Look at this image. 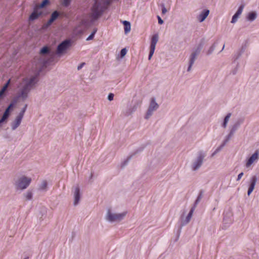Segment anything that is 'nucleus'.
Segmentation results:
<instances>
[{"label": "nucleus", "instance_id": "nucleus-1", "mask_svg": "<svg viewBox=\"0 0 259 259\" xmlns=\"http://www.w3.org/2000/svg\"><path fill=\"white\" fill-rule=\"evenodd\" d=\"M36 79L37 76H33L29 78H26L23 79L20 86V87H22L20 93V97L23 99H25L27 98L28 93L36 82Z\"/></svg>", "mask_w": 259, "mask_h": 259}, {"label": "nucleus", "instance_id": "nucleus-2", "mask_svg": "<svg viewBox=\"0 0 259 259\" xmlns=\"http://www.w3.org/2000/svg\"><path fill=\"white\" fill-rule=\"evenodd\" d=\"M31 182V178L22 176L16 182L15 185L17 189L23 190L29 185Z\"/></svg>", "mask_w": 259, "mask_h": 259}, {"label": "nucleus", "instance_id": "nucleus-3", "mask_svg": "<svg viewBox=\"0 0 259 259\" xmlns=\"http://www.w3.org/2000/svg\"><path fill=\"white\" fill-rule=\"evenodd\" d=\"M103 10L97 0H95V4L92 8L91 17L94 20L98 19L102 14Z\"/></svg>", "mask_w": 259, "mask_h": 259}, {"label": "nucleus", "instance_id": "nucleus-4", "mask_svg": "<svg viewBox=\"0 0 259 259\" xmlns=\"http://www.w3.org/2000/svg\"><path fill=\"white\" fill-rule=\"evenodd\" d=\"M125 215V213H112L110 210H109L107 214V220L110 222H116L121 221Z\"/></svg>", "mask_w": 259, "mask_h": 259}, {"label": "nucleus", "instance_id": "nucleus-5", "mask_svg": "<svg viewBox=\"0 0 259 259\" xmlns=\"http://www.w3.org/2000/svg\"><path fill=\"white\" fill-rule=\"evenodd\" d=\"M158 34H155L152 36L150 47V52L148 57L149 60L151 59L154 53L156 45L158 41Z\"/></svg>", "mask_w": 259, "mask_h": 259}, {"label": "nucleus", "instance_id": "nucleus-6", "mask_svg": "<svg viewBox=\"0 0 259 259\" xmlns=\"http://www.w3.org/2000/svg\"><path fill=\"white\" fill-rule=\"evenodd\" d=\"M71 46V41L66 39L61 42L57 48V52L58 54H61Z\"/></svg>", "mask_w": 259, "mask_h": 259}, {"label": "nucleus", "instance_id": "nucleus-7", "mask_svg": "<svg viewBox=\"0 0 259 259\" xmlns=\"http://www.w3.org/2000/svg\"><path fill=\"white\" fill-rule=\"evenodd\" d=\"M158 108V105L156 103L155 99L152 98L151 100L150 106L148 110L146 118H148L151 115L152 112Z\"/></svg>", "mask_w": 259, "mask_h": 259}, {"label": "nucleus", "instance_id": "nucleus-8", "mask_svg": "<svg viewBox=\"0 0 259 259\" xmlns=\"http://www.w3.org/2000/svg\"><path fill=\"white\" fill-rule=\"evenodd\" d=\"M258 159V151L256 150L246 161L245 166L249 168Z\"/></svg>", "mask_w": 259, "mask_h": 259}, {"label": "nucleus", "instance_id": "nucleus-9", "mask_svg": "<svg viewBox=\"0 0 259 259\" xmlns=\"http://www.w3.org/2000/svg\"><path fill=\"white\" fill-rule=\"evenodd\" d=\"M42 14V11L39 10L38 8L35 7L34 8L33 12L30 15L29 20L30 21H33L37 19Z\"/></svg>", "mask_w": 259, "mask_h": 259}, {"label": "nucleus", "instance_id": "nucleus-10", "mask_svg": "<svg viewBox=\"0 0 259 259\" xmlns=\"http://www.w3.org/2000/svg\"><path fill=\"white\" fill-rule=\"evenodd\" d=\"M204 157V155L200 154L198 157L196 161H195L192 165V168L194 170L197 169L198 168L200 167L202 164L203 159Z\"/></svg>", "mask_w": 259, "mask_h": 259}, {"label": "nucleus", "instance_id": "nucleus-11", "mask_svg": "<svg viewBox=\"0 0 259 259\" xmlns=\"http://www.w3.org/2000/svg\"><path fill=\"white\" fill-rule=\"evenodd\" d=\"M11 79H9L7 83L3 86L2 89L0 90V100L4 99L6 95V92L10 84Z\"/></svg>", "mask_w": 259, "mask_h": 259}, {"label": "nucleus", "instance_id": "nucleus-12", "mask_svg": "<svg viewBox=\"0 0 259 259\" xmlns=\"http://www.w3.org/2000/svg\"><path fill=\"white\" fill-rule=\"evenodd\" d=\"M256 182V180L255 177H253L250 179V183L249 186V188L247 192L248 195H249L253 191L254 188V186Z\"/></svg>", "mask_w": 259, "mask_h": 259}, {"label": "nucleus", "instance_id": "nucleus-13", "mask_svg": "<svg viewBox=\"0 0 259 259\" xmlns=\"http://www.w3.org/2000/svg\"><path fill=\"white\" fill-rule=\"evenodd\" d=\"M22 118V117L18 115L16 117V119L12 124V128L13 130H15L17 127H18L19 126Z\"/></svg>", "mask_w": 259, "mask_h": 259}, {"label": "nucleus", "instance_id": "nucleus-14", "mask_svg": "<svg viewBox=\"0 0 259 259\" xmlns=\"http://www.w3.org/2000/svg\"><path fill=\"white\" fill-rule=\"evenodd\" d=\"M199 51H196L195 52H194L191 54V57H190V64H189V67L188 68V71L190 70L191 68L195 61L196 57L197 55V54L199 53Z\"/></svg>", "mask_w": 259, "mask_h": 259}, {"label": "nucleus", "instance_id": "nucleus-15", "mask_svg": "<svg viewBox=\"0 0 259 259\" xmlns=\"http://www.w3.org/2000/svg\"><path fill=\"white\" fill-rule=\"evenodd\" d=\"M79 191H80V190H79V188L78 187L75 188L74 194V205H76L79 201V199H80V192Z\"/></svg>", "mask_w": 259, "mask_h": 259}, {"label": "nucleus", "instance_id": "nucleus-16", "mask_svg": "<svg viewBox=\"0 0 259 259\" xmlns=\"http://www.w3.org/2000/svg\"><path fill=\"white\" fill-rule=\"evenodd\" d=\"M209 13L208 10H204L198 16V18L200 22L203 21L207 17Z\"/></svg>", "mask_w": 259, "mask_h": 259}, {"label": "nucleus", "instance_id": "nucleus-17", "mask_svg": "<svg viewBox=\"0 0 259 259\" xmlns=\"http://www.w3.org/2000/svg\"><path fill=\"white\" fill-rule=\"evenodd\" d=\"M59 16V13L57 11L54 12L52 15L51 18L48 21V25L51 24Z\"/></svg>", "mask_w": 259, "mask_h": 259}, {"label": "nucleus", "instance_id": "nucleus-18", "mask_svg": "<svg viewBox=\"0 0 259 259\" xmlns=\"http://www.w3.org/2000/svg\"><path fill=\"white\" fill-rule=\"evenodd\" d=\"M194 210H195V207H193L191 209L190 212H189L188 215L187 216V217L186 218V220H185L184 222L183 223L184 225L186 224L189 222V221H190V220L192 217V215H193Z\"/></svg>", "mask_w": 259, "mask_h": 259}, {"label": "nucleus", "instance_id": "nucleus-19", "mask_svg": "<svg viewBox=\"0 0 259 259\" xmlns=\"http://www.w3.org/2000/svg\"><path fill=\"white\" fill-rule=\"evenodd\" d=\"M123 24H124V32H125V33H128L130 30H131V24H130V23L128 22V21H124L123 22Z\"/></svg>", "mask_w": 259, "mask_h": 259}, {"label": "nucleus", "instance_id": "nucleus-20", "mask_svg": "<svg viewBox=\"0 0 259 259\" xmlns=\"http://www.w3.org/2000/svg\"><path fill=\"white\" fill-rule=\"evenodd\" d=\"M10 111L9 110V109H6V111H5L1 119L0 120V123L4 122L7 118L9 117L10 115Z\"/></svg>", "mask_w": 259, "mask_h": 259}, {"label": "nucleus", "instance_id": "nucleus-21", "mask_svg": "<svg viewBox=\"0 0 259 259\" xmlns=\"http://www.w3.org/2000/svg\"><path fill=\"white\" fill-rule=\"evenodd\" d=\"M256 17V15L254 12H250L249 13L247 17V19L249 21H253L254 20Z\"/></svg>", "mask_w": 259, "mask_h": 259}, {"label": "nucleus", "instance_id": "nucleus-22", "mask_svg": "<svg viewBox=\"0 0 259 259\" xmlns=\"http://www.w3.org/2000/svg\"><path fill=\"white\" fill-rule=\"evenodd\" d=\"M49 4V0H44L40 4L36 6V7L37 8H38V9H39V10H41V8H44V7H45L46 6L48 5Z\"/></svg>", "mask_w": 259, "mask_h": 259}, {"label": "nucleus", "instance_id": "nucleus-23", "mask_svg": "<svg viewBox=\"0 0 259 259\" xmlns=\"http://www.w3.org/2000/svg\"><path fill=\"white\" fill-rule=\"evenodd\" d=\"M243 9H244V5H241L235 14L236 16H237L238 17H239L241 14Z\"/></svg>", "mask_w": 259, "mask_h": 259}, {"label": "nucleus", "instance_id": "nucleus-24", "mask_svg": "<svg viewBox=\"0 0 259 259\" xmlns=\"http://www.w3.org/2000/svg\"><path fill=\"white\" fill-rule=\"evenodd\" d=\"M230 116H231V114L229 113L225 117V118L224 119V123H223V126L224 127H226V124H227V122H228V121Z\"/></svg>", "mask_w": 259, "mask_h": 259}, {"label": "nucleus", "instance_id": "nucleus-25", "mask_svg": "<svg viewBox=\"0 0 259 259\" xmlns=\"http://www.w3.org/2000/svg\"><path fill=\"white\" fill-rule=\"evenodd\" d=\"M49 51V48L47 47H44L40 50V53L41 54H45L48 53Z\"/></svg>", "mask_w": 259, "mask_h": 259}, {"label": "nucleus", "instance_id": "nucleus-26", "mask_svg": "<svg viewBox=\"0 0 259 259\" xmlns=\"http://www.w3.org/2000/svg\"><path fill=\"white\" fill-rule=\"evenodd\" d=\"M27 105L26 104L24 106V107L22 109V110L21 111V112L19 113L18 116L23 117L24 113L26 111V108H27Z\"/></svg>", "mask_w": 259, "mask_h": 259}, {"label": "nucleus", "instance_id": "nucleus-27", "mask_svg": "<svg viewBox=\"0 0 259 259\" xmlns=\"http://www.w3.org/2000/svg\"><path fill=\"white\" fill-rule=\"evenodd\" d=\"M47 187V182L46 181H44L42 182V183L40 186V189L41 190H44V189H46Z\"/></svg>", "mask_w": 259, "mask_h": 259}, {"label": "nucleus", "instance_id": "nucleus-28", "mask_svg": "<svg viewBox=\"0 0 259 259\" xmlns=\"http://www.w3.org/2000/svg\"><path fill=\"white\" fill-rule=\"evenodd\" d=\"M25 197L26 200H30L32 197V193L30 192H28L25 195Z\"/></svg>", "mask_w": 259, "mask_h": 259}, {"label": "nucleus", "instance_id": "nucleus-29", "mask_svg": "<svg viewBox=\"0 0 259 259\" xmlns=\"http://www.w3.org/2000/svg\"><path fill=\"white\" fill-rule=\"evenodd\" d=\"M127 50L125 48L122 49L120 51V56L121 57H123L126 54Z\"/></svg>", "mask_w": 259, "mask_h": 259}, {"label": "nucleus", "instance_id": "nucleus-30", "mask_svg": "<svg viewBox=\"0 0 259 259\" xmlns=\"http://www.w3.org/2000/svg\"><path fill=\"white\" fill-rule=\"evenodd\" d=\"M96 32V30H94L91 34L90 35V36L87 38V40H89L93 38Z\"/></svg>", "mask_w": 259, "mask_h": 259}, {"label": "nucleus", "instance_id": "nucleus-31", "mask_svg": "<svg viewBox=\"0 0 259 259\" xmlns=\"http://www.w3.org/2000/svg\"><path fill=\"white\" fill-rule=\"evenodd\" d=\"M70 3V0H63L62 4L64 6H68Z\"/></svg>", "mask_w": 259, "mask_h": 259}, {"label": "nucleus", "instance_id": "nucleus-32", "mask_svg": "<svg viewBox=\"0 0 259 259\" xmlns=\"http://www.w3.org/2000/svg\"><path fill=\"white\" fill-rule=\"evenodd\" d=\"M238 17L237 16H236L235 14H234L232 17L231 22L235 23L237 21V19H238Z\"/></svg>", "mask_w": 259, "mask_h": 259}, {"label": "nucleus", "instance_id": "nucleus-33", "mask_svg": "<svg viewBox=\"0 0 259 259\" xmlns=\"http://www.w3.org/2000/svg\"><path fill=\"white\" fill-rule=\"evenodd\" d=\"M113 97H114V94L112 93H110L108 96V99L109 101H112L113 99Z\"/></svg>", "mask_w": 259, "mask_h": 259}, {"label": "nucleus", "instance_id": "nucleus-34", "mask_svg": "<svg viewBox=\"0 0 259 259\" xmlns=\"http://www.w3.org/2000/svg\"><path fill=\"white\" fill-rule=\"evenodd\" d=\"M243 176V172H241L238 175L237 181H239Z\"/></svg>", "mask_w": 259, "mask_h": 259}, {"label": "nucleus", "instance_id": "nucleus-35", "mask_svg": "<svg viewBox=\"0 0 259 259\" xmlns=\"http://www.w3.org/2000/svg\"><path fill=\"white\" fill-rule=\"evenodd\" d=\"M157 18H158V23L160 24H163V21L159 16H157Z\"/></svg>", "mask_w": 259, "mask_h": 259}, {"label": "nucleus", "instance_id": "nucleus-36", "mask_svg": "<svg viewBox=\"0 0 259 259\" xmlns=\"http://www.w3.org/2000/svg\"><path fill=\"white\" fill-rule=\"evenodd\" d=\"M85 64V63H81L77 67L78 70H80Z\"/></svg>", "mask_w": 259, "mask_h": 259}, {"label": "nucleus", "instance_id": "nucleus-37", "mask_svg": "<svg viewBox=\"0 0 259 259\" xmlns=\"http://www.w3.org/2000/svg\"><path fill=\"white\" fill-rule=\"evenodd\" d=\"M13 104L11 103L10 104V105L8 106V107L7 109H9V110L10 111L11 109L13 107Z\"/></svg>", "mask_w": 259, "mask_h": 259}, {"label": "nucleus", "instance_id": "nucleus-38", "mask_svg": "<svg viewBox=\"0 0 259 259\" xmlns=\"http://www.w3.org/2000/svg\"><path fill=\"white\" fill-rule=\"evenodd\" d=\"M166 9L164 7H163L162 9V14H165L166 13Z\"/></svg>", "mask_w": 259, "mask_h": 259}, {"label": "nucleus", "instance_id": "nucleus-39", "mask_svg": "<svg viewBox=\"0 0 259 259\" xmlns=\"http://www.w3.org/2000/svg\"><path fill=\"white\" fill-rule=\"evenodd\" d=\"M198 201V198L197 199V200H196V203Z\"/></svg>", "mask_w": 259, "mask_h": 259}, {"label": "nucleus", "instance_id": "nucleus-40", "mask_svg": "<svg viewBox=\"0 0 259 259\" xmlns=\"http://www.w3.org/2000/svg\"><path fill=\"white\" fill-rule=\"evenodd\" d=\"M28 257H26L24 259H28Z\"/></svg>", "mask_w": 259, "mask_h": 259}]
</instances>
